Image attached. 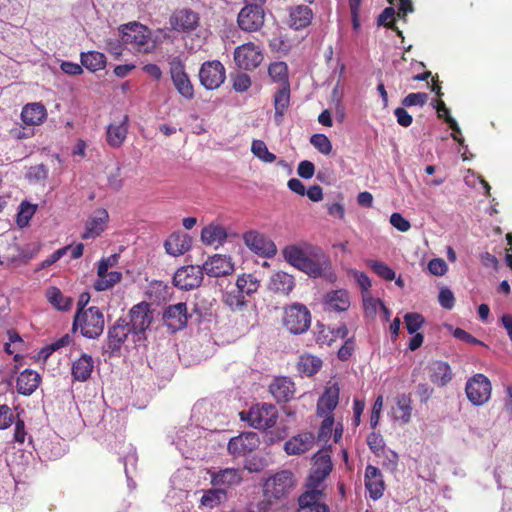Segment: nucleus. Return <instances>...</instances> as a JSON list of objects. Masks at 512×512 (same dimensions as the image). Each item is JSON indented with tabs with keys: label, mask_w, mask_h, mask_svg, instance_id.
Segmentation results:
<instances>
[{
	"label": "nucleus",
	"mask_w": 512,
	"mask_h": 512,
	"mask_svg": "<svg viewBox=\"0 0 512 512\" xmlns=\"http://www.w3.org/2000/svg\"><path fill=\"white\" fill-rule=\"evenodd\" d=\"M46 296L49 302L58 310L67 311L72 305V300L69 297H65L57 287H50L46 292Z\"/></svg>",
	"instance_id": "nucleus-44"
},
{
	"label": "nucleus",
	"mask_w": 512,
	"mask_h": 512,
	"mask_svg": "<svg viewBox=\"0 0 512 512\" xmlns=\"http://www.w3.org/2000/svg\"><path fill=\"white\" fill-rule=\"evenodd\" d=\"M243 470L239 468H224L218 471L209 470L210 481L212 486L222 488H230L238 486L243 481Z\"/></svg>",
	"instance_id": "nucleus-18"
},
{
	"label": "nucleus",
	"mask_w": 512,
	"mask_h": 512,
	"mask_svg": "<svg viewBox=\"0 0 512 512\" xmlns=\"http://www.w3.org/2000/svg\"><path fill=\"white\" fill-rule=\"evenodd\" d=\"M316 342L319 345L331 346L335 342V334L333 333V329L324 325L318 326Z\"/></svg>",
	"instance_id": "nucleus-56"
},
{
	"label": "nucleus",
	"mask_w": 512,
	"mask_h": 512,
	"mask_svg": "<svg viewBox=\"0 0 512 512\" xmlns=\"http://www.w3.org/2000/svg\"><path fill=\"white\" fill-rule=\"evenodd\" d=\"M290 103V85L280 86L274 95L275 117L280 119L285 114Z\"/></svg>",
	"instance_id": "nucleus-42"
},
{
	"label": "nucleus",
	"mask_w": 512,
	"mask_h": 512,
	"mask_svg": "<svg viewBox=\"0 0 512 512\" xmlns=\"http://www.w3.org/2000/svg\"><path fill=\"white\" fill-rule=\"evenodd\" d=\"M332 461L329 455L317 453L311 472L307 478V490L320 489V485L332 471Z\"/></svg>",
	"instance_id": "nucleus-15"
},
{
	"label": "nucleus",
	"mask_w": 512,
	"mask_h": 512,
	"mask_svg": "<svg viewBox=\"0 0 512 512\" xmlns=\"http://www.w3.org/2000/svg\"><path fill=\"white\" fill-rule=\"evenodd\" d=\"M294 278L292 275L279 271L274 273L269 282V289L274 293L288 295L294 288Z\"/></svg>",
	"instance_id": "nucleus-35"
},
{
	"label": "nucleus",
	"mask_w": 512,
	"mask_h": 512,
	"mask_svg": "<svg viewBox=\"0 0 512 512\" xmlns=\"http://www.w3.org/2000/svg\"><path fill=\"white\" fill-rule=\"evenodd\" d=\"M120 32L123 43L131 45L137 51H148L151 32L146 26L138 22H130L122 25Z\"/></svg>",
	"instance_id": "nucleus-6"
},
{
	"label": "nucleus",
	"mask_w": 512,
	"mask_h": 512,
	"mask_svg": "<svg viewBox=\"0 0 512 512\" xmlns=\"http://www.w3.org/2000/svg\"><path fill=\"white\" fill-rule=\"evenodd\" d=\"M122 280V273L118 271H107L103 276H97L93 288L98 291H106L113 288Z\"/></svg>",
	"instance_id": "nucleus-43"
},
{
	"label": "nucleus",
	"mask_w": 512,
	"mask_h": 512,
	"mask_svg": "<svg viewBox=\"0 0 512 512\" xmlns=\"http://www.w3.org/2000/svg\"><path fill=\"white\" fill-rule=\"evenodd\" d=\"M313 18V12L306 5H299L291 9L290 25L295 30L303 29L310 25Z\"/></svg>",
	"instance_id": "nucleus-37"
},
{
	"label": "nucleus",
	"mask_w": 512,
	"mask_h": 512,
	"mask_svg": "<svg viewBox=\"0 0 512 512\" xmlns=\"http://www.w3.org/2000/svg\"><path fill=\"white\" fill-rule=\"evenodd\" d=\"M80 330L83 337L88 339H97L104 330V315L102 311L96 307L91 306L85 312L76 311L72 330Z\"/></svg>",
	"instance_id": "nucleus-4"
},
{
	"label": "nucleus",
	"mask_w": 512,
	"mask_h": 512,
	"mask_svg": "<svg viewBox=\"0 0 512 512\" xmlns=\"http://www.w3.org/2000/svg\"><path fill=\"white\" fill-rule=\"evenodd\" d=\"M243 239L246 246L256 254L271 257L277 252L275 244L259 232H246Z\"/></svg>",
	"instance_id": "nucleus-21"
},
{
	"label": "nucleus",
	"mask_w": 512,
	"mask_h": 512,
	"mask_svg": "<svg viewBox=\"0 0 512 512\" xmlns=\"http://www.w3.org/2000/svg\"><path fill=\"white\" fill-rule=\"evenodd\" d=\"M378 24L388 28H394L395 10L393 7H386L378 17Z\"/></svg>",
	"instance_id": "nucleus-64"
},
{
	"label": "nucleus",
	"mask_w": 512,
	"mask_h": 512,
	"mask_svg": "<svg viewBox=\"0 0 512 512\" xmlns=\"http://www.w3.org/2000/svg\"><path fill=\"white\" fill-rule=\"evenodd\" d=\"M81 64L88 70L95 72L105 68L106 57L103 53L98 51L81 53Z\"/></svg>",
	"instance_id": "nucleus-41"
},
{
	"label": "nucleus",
	"mask_w": 512,
	"mask_h": 512,
	"mask_svg": "<svg viewBox=\"0 0 512 512\" xmlns=\"http://www.w3.org/2000/svg\"><path fill=\"white\" fill-rule=\"evenodd\" d=\"M223 302L233 311L241 310L246 305L245 297L235 288L223 295Z\"/></svg>",
	"instance_id": "nucleus-48"
},
{
	"label": "nucleus",
	"mask_w": 512,
	"mask_h": 512,
	"mask_svg": "<svg viewBox=\"0 0 512 512\" xmlns=\"http://www.w3.org/2000/svg\"><path fill=\"white\" fill-rule=\"evenodd\" d=\"M284 259L307 275L317 278L330 269V261L323 250L308 243L288 245L282 250Z\"/></svg>",
	"instance_id": "nucleus-1"
},
{
	"label": "nucleus",
	"mask_w": 512,
	"mask_h": 512,
	"mask_svg": "<svg viewBox=\"0 0 512 512\" xmlns=\"http://www.w3.org/2000/svg\"><path fill=\"white\" fill-rule=\"evenodd\" d=\"M315 444L314 433L304 431L287 440L284 444V451L288 455H301L311 450Z\"/></svg>",
	"instance_id": "nucleus-23"
},
{
	"label": "nucleus",
	"mask_w": 512,
	"mask_h": 512,
	"mask_svg": "<svg viewBox=\"0 0 512 512\" xmlns=\"http://www.w3.org/2000/svg\"><path fill=\"white\" fill-rule=\"evenodd\" d=\"M204 271L199 265H187L179 268L174 276L173 283L176 287L188 291L199 287L203 281Z\"/></svg>",
	"instance_id": "nucleus-13"
},
{
	"label": "nucleus",
	"mask_w": 512,
	"mask_h": 512,
	"mask_svg": "<svg viewBox=\"0 0 512 512\" xmlns=\"http://www.w3.org/2000/svg\"><path fill=\"white\" fill-rule=\"evenodd\" d=\"M259 287L260 281L254 274H242L237 278L236 288L244 297L256 293Z\"/></svg>",
	"instance_id": "nucleus-39"
},
{
	"label": "nucleus",
	"mask_w": 512,
	"mask_h": 512,
	"mask_svg": "<svg viewBox=\"0 0 512 512\" xmlns=\"http://www.w3.org/2000/svg\"><path fill=\"white\" fill-rule=\"evenodd\" d=\"M368 265L375 274L384 280L392 281L395 279V271L386 263L377 260H369Z\"/></svg>",
	"instance_id": "nucleus-50"
},
{
	"label": "nucleus",
	"mask_w": 512,
	"mask_h": 512,
	"mask_svg": "<svg viewBox=\"0 0 512 512\" xmlns=\"http://www.w3.org/2000/svg\"><path fill=\"white\" fill-rule=\"evenodd\" d=\"M120 255L119 254H111L108 257L101 258L98 262L97 267V276H103L109 268H112L118 264Z\"/></svg>",
	"instance_id": "nucleus-60"
},
{
	"label": "nucleus",
	"mask_w": 512,
	"mask_h": 512,
	"mask_svg": "<svg viewBox=\"0 0 512 512\" xmlns=\"http://www.w3.org/2000/svg\"><path fill=\"white\" fill-rule=\"evenodd\" d=\"M390 223L400 232H407L411 228L410 222L398 212L392 213L390 216Z\"/></svg>",
	"instance_id": "nucleus-63"
},
{
	"label": "nucleus",
	"mask_w": 512,
	"mask_h": 512,
	"mask_svg": "<svg viewBox=\"0 0 512 512\" xmlns=\"http://www.w3.org/2000/svg\"><path fill=\"white\" fill-rule=\"evenodd\" d=\"M365 487L373 500H378L383 496L385 483L382 472L379 468L368 465L365 469Z\"/></svg>",
	"instance_id": "nucleus-27"
},
{
	"label": "nucleus",
	"mask_w": 512,
	"mask_h": 512,
	"mask_svg": "<svg viewBox=\"0 0 512 512\" xmlns=\"http://www.w3.org/2000/svg\"><path fill=\"white\" fill-rule=\"evenodd\" d=\"M72 339L69 334L63 335L58 340L52 342L50 345L46 346L42 349L41 354H43L44 358L49 357L53 352L57 351L60 348L66 347L71 343Z\"/></svg>",
	"instance_id": "nucleus-59"
},
{
	"label": "nucleus",
	"mask_w": 512,
	"mask_h": 512,
	"mask_svg": "<svg viewBox=\"0 0 512 512\" xmlns=\"http://www.w3.org/2000/svg\"><path fill=\"white\" fill-rule=\"evenodd\" d=\"M170 76L178 93L190 100L194 97L193 85L185 71V66L179 58H174L170 63Z\"/></svg>",
	"instance_id": "nucleus-16"
},
{
	"label": "nucleus",
	"mask_w": 512,
	"mask_h": 512,
	"mask_svg": "<svg viewBox=\"0 0 512 512\" xmlns=\"http://www.w3.org/2000/svg\"><path fill=\"white\" fill-rule=\"evenodd\" d=\"M435 108L437 110V115L439 118L444 119V121L449 125V127L459 132V126L456 120L450 115L449 109L446 107L444 101L437 100Z\"/></svg>",
	"instance_id": "nucleus-53"
},
{
	"label": "nucleus",
	"mask_w": 512,
	"mask_h": 512,
	"mask_svg": "<svg viewBox=\"0 0 512 512\" xmlns=\"http://www.w3.org/2000/svg\"><path fill=\"white\" fill-rule=\"evenodd\" d=\"M129 317L130 322L128 323L132 333L137 337V340H141L153 320L150 304L142 301L134 305L129 311Z\"/></svg>",
	"instance_id": "nucleus-8"
},
{
	"label": "nucleus",
	"mask_w": 512,
	"mask_h": 512,
	"mask_svg": "<svg viewBox=\"0 0 512 512\" xmlns=\"http://www.w3.org/2000/svg\"><path fill=\"white\" fill-rule=\"evenodd\" d=\"M202 269L209 277L218 278L232 274L234 264L229 256L216 254L203 263Z\"/></svg>",
	"instance_id": "nucleus-20"
},
{
	"label": "nucleus",
	"mask_w": 512,
	"mask_h": 512,
	"mask_svg": "<svg viewBox=\"0 0 512 512\" xmlns=\"http://www.w3.org/2000/svg\"><path fill=\"white\" fill-rule=\"evenodd\" d=\"M323 421L318 430V438L320 440H327L331 437L333 425H334V415H323L321 416Z\"/></svg>",
	"instance_id": "nucleus-58"
},
{
	"label": "nucleus",
	"mask_w": 512,
	"mask_h": 512,
	"mask_svg": "<svg viewBox=\"0 0 512 512\" xmlns=\"http://www.w3.org/2000/svg\"><path fill=\"white\" fill-rule=\"evenodd\" d=\"M491 382L483 374L478 373L471 377L465 386L468 400L476 406L485 404L491 396Z\"/></svg>",
	"instance_id": "nucleus-7"
},
{
	"label": "nucleus",
	"mask_w": 512,
	"mask_h": 512,
	"mask_svg": "<svg viewBox=\"0 0 512 512\" xmlns=\"http://www.w3.org/2000/svg\"><path fill=\"white\" fill-rule=\"evenodd\" d=\"M326 310L342 312L350 307V298L346 290H335L328 292L325 296Z\"/></svg>",
	"instance_id": "nucleus-34"
},
{
	"label": "nucleus",
	"mask_w": 512,
	"mask_h": 512,
	"mask_svg": "<svg viewBox=\"0 0 512 512\" xmlns=\"http://www.w3.org/2000/svg\"><path fill=\"white\" fill-rule=\"evenodd\" d=\"M37 209L36 205H32L27 201L21 202L19 206V211L17 213V225L21 228L26 227L29 224V221L35 214Z\"/></svg>",
	"instance_id": "nucleus-49"
},
{
	"label": "nucleus",
	"mask_w": 512,
	"mask_h": 512,
	"mask_svg": "<svg viewBox=\"0 0 512 512\" xmlns=\"http://www.w3.org/2000/svg\"><path fill=\"white\" fill-rule=\"evenodd\" d=\"M355 346V339L353 337L347 338L337 352L338 358L341 361H347L352 356Z\"/></svg>",
	"instance_id": "nucleus-62"
},
{
	"label": "nucleus",
	"mask_w": 512,
	"mask_h": 512,
	"mask_svg": "<svg viewBox=\"0 0 512 512\" xmlns=\"http://www.w3.org/2000/svg\"><path fill=\"white\" fill-rule=\"evenodd\" d=\"M198 21L197 13L189 9H183L172 15L170 24L176 31H192L198 26Z\"/></svg>",
	"instance_id": "nucleus-28"
},
{
	"label": "nucleus",
	"mask_w": 512,
	"mask_h": 512,
	"mask_svg": "<svg viewBox=\"0 0 512 512\" xmlns=\"http://www.w3.org/2000/svg\"><path fill=\"white\" fill-rule=\"evenodd\" d=\"M269 392L277 403L289 402L296 392L295 383L289 377H276L269 385Z\"/></svg>",
	"instance_id": "nucleus-24"
},
{
	"label": "nucleus",
	"mask_w": 512,
	"mask_h": 512,
	"mask_svg": "<svg viewBox=\"0 0 512 512\" xmlns=\"http://www.w3.org/2000/svg\"><path fill=\"white\" fill-rule=\"evenodd\" d=\"M296 485L297 480L290 470H280L264 481V500L270 505L286 500Z\"/></svg>",
	"instance_id": "nucleus-2"
},
{
	"label": "nucleus",
	"mask_w": 512,
	"mask_h": 512,
	"mask_svg": "<svg viewBox=\"0 0 512 512\" xmlns=\"http://www.w3.org/2000/svg\"><path fill=\"white\" fill-rule=\"evenodd\" d=\"M270 78L278 82L280 86L290 85L288 78V66L285 62L279 61L270 64L268 68Z\"/></svg>",
	"instance_id": "nucleus-45"
},
{
	"label": "nucleus",
	"mask_w": 512,
	"mask_h": 512,
	"mask_svg": "<svg viewBox=\"0 0 512 512\" xmlns=\"http://www.w3.org/2000/svg\"><path fill=\"white\" fill-rule=\"evenodd\" d=\"M129 116L123 115L118 123H110L106 129L107 144L114 148H120L125 142L128 134Z\"/></svg>",
	"instance_id": "nucleus-26"
},
{
	"label": "nucleus",
	"mask_w": 512,
	"mask_h": 512,
	"mask_svg": "<svg viewBox=\"0 0 512 512\" xmlns=\"http://www.w3.org/2000/svg\"><path fill=\"white\" fill-rule=\"evenodd\" d=\"M251 84V78L246 73H237L232 76V87L236 92H246L251 87Z\"/></svg>",
	"instance_id": "nucleus-54"
},
{
	"label": "nucleus",
	"mask_w": 512,
	"mask_h": 512,
	"mask_svg": "<svg viewBox=\"0 0 512 512\" xmlns=\"http://www.w3.org/2000/svg\"><path fill=\"white\" fill-rule=\"evenodd\" d=\"M323 366V361L318 356L304 353L300 355L297 362L298 372L307 377H312L317 374Z\"/></svg>",
	"instance_id": "nucleus-36"
},
{
	"label": "nucleus",
	"mask_w": 512,
	"mask_h": 512,
	"mask_svg": "<svg viewBox=\"0 0 512 512\" xmlns=\"http://www.w3.org/2000/svg\"><path fill=\"white\" fill-rule=\"evenodd\" d=\"M311 324V314L301 303L289 305L284 310L283 325L294 335L305 333Z\"/></svg>",
	"instance_id": "nucleus-5"
},
{
	"label": "nucleus",
	"mask_w": 512,
	"mask_h": 512,
	"mask_svg": "<svg viewBox=\"0 0 512 512\" xmlns=\"http://www.w3.org/2000/svg\"><path fill=\"white\" fill-rule=\"evenodd\" d=\"M311 145L318 150V152L329 155L332 152V143L330 139L324 134H314L310 138Z\"/></svg>",
	"instance_id": "nucleus-51"
},
{
	"label": "nucleus",
	"mask_w": 512,
	"mask_h": 512,
	"mask_svg": "<svg viewBox=\"0 0 512 512\" xmlns=\"http://www.w3.org/2000/svg\"><path fill=\"white\" fill-rule=\"evenodd\" d=\"M108 219L109 214L105 209H97L86 221L81 238L87 240L100 236L106 228Z\"/></svg>",
	"instance_id": "nucleus-25"
},
{
	"label": "nucleus",
	"mask_w": 512,
	"mask_h": 512,
	"mask_svg": "<svg viewBox=\"0 0 512 512\" xmlns=\"http://www.w3.org/2000/svg\"><path fill=\"white\" fill-rule=\"evenodd\" d=\"M226 238V229L221 225L210 224L201 231V240L206 245H221Z\"/></svg>",
	"instance_id": "nucleus-38"
},
{
	"label": "nucleus",
	"mask_w": 512,
	"mask_h": 512,
	"mask_svg": "<svg viewBox=\"0 0 512 512\" xmlns=\"http://www.w3.org/2000/svg\"><path fill=\"white\" fill-rule=\"evenodd\" d=\"M260 443V437L256 432H242L229 440L227 450L233 458L244 457L257 450Z\"/></svg>",
	"instance_id": "nucleus-9"
},
{
	"label": "nucleus",
	"mask_w": 512,
	"mask_h": 512,
	"mask_svg": "<svg viewBox=\"0 0 512 512\" xmlns=\"http://www.w3.org/2000/svg\"><path fill=\"white\" fill-rule=\"evenodd\" d=\"M239 417L250 427L266 431L275 426L279 414L275 405L263 402L252 405L248 411H241Z\"/></svg>",
	"instance_id": "nucleus-3"
},
{
	"label": "nucleus",
	"mask_w": 512,
	"mask_h": 512,
	"mask_svg": "<svg viewBox=\"0 0 512 512\" xmlns=\"http://www.w3.org/2000/svg\"><path fill=\"white\" fill-rule=\"evenodd\" d=\"M163 320L172 332H176L184 328L188 321L187 305L180 302L174 305H169L163 314Z\"/></svg>",
	"instance_id": "nucleus-22"
},
{
	"label": "nucleus",
	"mask_w": 512,
	"mask_h": 512,
	"mask_svg": "<svg viewBox=\"0 0 512 512\" xmlns=\"http://www.w3.org/2000/svg\"><path fill=\"white\" fill-rule=\"evenodd\" d=\"M396 406L393 408L392 415L394 421H399L402 424H408L412 417V398L410 394H398L395 397Z\"/></svg>",
	"instance_id": "nucleus-29"
},
{
	"label": "nucleus",
	"mask_w": 512,
	"mask_h": 512,
	"mask_svg": "<svg viewBox=\"0 0 512 512\" xmlns=\"http://www.w3.org/2000/svg\"><path fill=\"white\" fill-rule=\"evenodd\" d=\"M41 382L40 375L31 369H25L17 378V392L24 396L31 395Z\"/></svg>",
	"instance_id": "nucleus-30"
},
{
	"label": "nucleus",
	"mask_w": 512,
	"mask_h": 512,
	"mask_svg": "<svg viewBox=\"0 0 512 512\" xmlns=\"http://www.w3.org/2000/svg\"><path fill=\"white\" fill-rule=\"evenodd\" d=\"M340 386L337 382H328L316 405L317 416L333 415L339 403Z\"/></svg>",
	"instance_id": "nucleus-17"
},
{
	"label": "nucleus",
	"mask_w": 512,
	"mask_h": 512,
	"mask_svg": "<svg viewBox=\"0 0 512 512\" xmlns=\"http://www.w3.org/2000/svg\"><path fill=\"white\" fill-rule=\"evenodd\" d=\"M130 333H132V330L128 321L124 318L117 319L115 323L108 328L105 352L109 353L110 356L117 355Z\"/></svg>",
	"instance_id": "nucleus-10"
},
{
	"label": "nucleus",
	"mask_w": 512,
	"mask_h": 512,
	"mask_svg": "<svg viewBox=\"0 0 512 512\" xmlns=\"http://www.w3.org/2000/svg\"><path fill=\"white\" fill-rule=\"evenodd\" d=\"M266 466L264 459L261 456L253 455L246 458L243 465V470H247L250 473H259Z\"/></svg>",
	"instance_id": "nucleus-57"
},
{
	"label": "nucleus",
	"mask_w": 512,
	"mask_h": 512,
	"mask_svg": "<svg viewBox=\"0 0 512 512\" xmlns=\"http://www.w3.org/2000/svg\"><path fill=\"white\" fill-rule=\"evenodd\" d=\"M47 117V111L41 103L26 104L21 112L22 121L29 126H37L42 124Z\"/></svg>",
	"instance_id": "nucleus-31"
},
{
	"label": "nucleus",
	"mask_w": 512,
	"mask_h": 512,
	"mask_svg": "<svg viewBox=\"0 0 512 512\" xmlns=\"http://www.w3.org/2000/svg\"><path fill=\"white\" fill-rule=\"evenodd\" d=\"M168 285L162 281H154L149 286L150 297L155 296V300H165L168 295Z\"/></svg>",
	"instance_id": "nucleus-61"
},
{
	"label": "nucleus",
	"mask_w": 512,
	"mask_h": 512,
	"mask_svg": "<svg viewBox=\"0 0 512 512\" xmlns=\"http://www.w3.org/2000/svg\"><path fill=\"white\" fill-rule=\"evenodd\" d=\"M166 252L172 256H180L191 247V239L186 234L173 233L164 243Z\"/></svg>",
	"instance_id": "nucleus-33"
},
{
	"label": "nucleus",
	"mask_w": 512,
	"mask_h": 512,
	"mask_svg": "<svg viewBox=\"0 0 512 512\" xmlns=\"http://www.w3.org/2000/svg\"><path fill=\"white\" fill-rule=\"evenodd\" d=\"M93 369L94 360L92 356L84 353L73 362L71 374L75 381L85 382L90 378Z\"/></svg>",
	"instance_id": "nucleus-32"
},
{
	"label": "nucleus",
	"mask_w": 512,
	"mask_h": 512,
	"mask_svg": "<svg viewBox=\"0 0 512 512\" xmlns=\"http://www.w3.org/2000/svg\"><path fill=\"white\" fill-rule=\"evenodd\" d=\"M225 496L226 491L222 488L208 489L204 491L200 499V506L214 508L221 503L222 498Z\"/></svg>",
	"instance_id": "nucleus-46"
},
{
	"label": "nucleus",
	"mask_w": 512,
	"mask_h": 512,
	"mask_svg": "<svg viewBox=\"0 0 512 512\" xmlns=\"http://www.w3.org/2000/svg\"><path fill=\"white\" fill-rule=\"evenodd\" d=\"M404 322L408 333L414 334L423 326L425 319L419 313L409 312L404 315Z\"/></svg>",
	"instance_id": "nucleus-52"
},
{
	"label": "nucleus",
	"mask_w": 512,
	"mask_h": 512,
	"mask_svg": "<svg viewBox=\"0 0 512 512\" xmlns=\"http://www.w3.org/2000/svg\"><path fill=\"white\" fill-rule=\"evenodd\" d=\"M265 14L263 7L258 5H245L239 12L237 23L245 32H256L264 25Z\"/></svg>",
	"instance_id": "nucleus-14"
},
{
	"label": "nucleus",
	"mask_w": 512,
	"mask_h": 512,
	"mask_svg": "<svg viewBox=\"0 0 512 512\" xmlns=\"http://www.w3.org/2000/svg\"><path fill=\"white\" fill-rule=\"evenodd\" d=\"M452 379L451 368L448 363L437 361L432 366L431 381L438 385L444 386Z\"/></svg>",
	"instance_id": "nucleus-40"
},
{
	"label": "nucleus",
	"mask_w": 512,
	"mask_h": 512,
	"mask_svg": "<svg viewBox=\"0 0 512 512\" xmlns=\"http://www.w3.org/2000/svg\"><path fill=\"white\" fill-rule=\"evenodd\" d=\"M325 494L322 489L306 490L298 498L300 512H330L323 502Z\"/></svg>",
	"instance_id": "nucleus-19"
},
{
	"label": "nucleus",
	"mask_w": 512,
	"mask_h": 512,
	"mask_svg": "<svg viewBox=\"0 0 512 512\" xmlns=\"http://www.w3.org/2000/svg\"><path fill=\"white\" fill-rule=\"evenodd\" d=\"M263 60V55L258 46L249 42L238 46L234 51V61L243 70L257 68Z\"/></svg>",
	"instance_id": "nucleus-12"
},
{
	"label": "nucleus",
	"mask_w": 512,
	"mask_h": 512,
	"mask_svg": "<svg viewBox=\"0 0 512 512\" xmlns=\"http://www.w3.org/2000/svg\"><path fill=\"white\" fill-rule=\"evenodd\" d=\"M428 101V94L423 92L409 93L401 103L404 107L424 106Z\"/></svg>",
	"instance_id": "nucleus-55"
},
{
	"label": "nucleus",
	"mask_w": 512,
	"mask_h": 512,
	"mask_svg": "<svg viewBox=\"0 0 512 512\" xmlns=\"http://www.w3.org/2000/svg\"><path fill=\"white\" fill-rule=\"evenodd\" d=\"M251 152L265 163H272L276 160V155L271 153L263 140L255 139L251 144Z\"/></svg>",
	"instance_id": "nucleus-47"
},
{
	"label": "nucleus",
	"mask_w": 512,
	"mask_h": 512,
	"mask_svg": "<svg viewBox=\"0 0 512 512\" xmlns=\"http://www.w3.org/2000/svg\"><path fill=\"white\" fill-rule=\"evenodd\" d=\"M226 78L225 68L218 60L206 61L199 71L201 84L207 90H214L221 86Z\"/></svg>",
	"instance_id": "nucleus-11"
}]
</instances>
